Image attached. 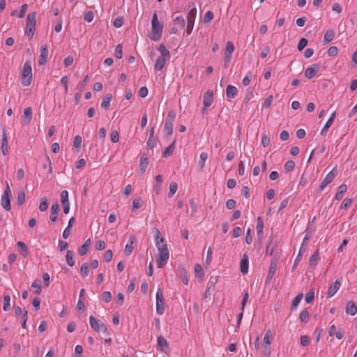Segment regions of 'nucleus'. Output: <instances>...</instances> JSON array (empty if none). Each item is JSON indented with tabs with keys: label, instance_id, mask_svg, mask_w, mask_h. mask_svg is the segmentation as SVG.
I'll return each mask as SVG.
<instances>
[{
	"label": "nucleus",
	"instance_id": "1",
	"mask_svg": "<svg viewBox=\"0 0 357 357\" xmlns=\"http://www.w3.org/2000/svg\"><path fill=\"white\" fill-rule=\"evenodd\" d=\"M155 245L159 252L156 259L157 266L160 268L167 263L169 252L167 245L165 243V238L161 236V233L158 229H156L155 232Z\"/></svg>",
	"mask_w": 357,
	"mask_h": 357
},
{
	"label": "nucleus",
	"instance_id": "2",
	"mask_svg": "<svg viewBox=\"0 0 357 357\" xmlns=\"http://www.w3.org/2000/svg\"><path fill=\"white\" fill-rule=\"evenodd\" d=\"M163 24L158 21L156 13H154L151 19V31L149 33V38L151 40L157 41L162 36Z\"/></svg>",
	"mask_w": 357,
	"mask_h": 357
},
{
	"label": "nucleus",
	"instance_id": "3",
	"mask_svg": "<svg viewBox=\"0 0 357 357\" xmlns=\"http://www.w3.org/2000/svg\"><path fill=\"white\" fill-rule=\"evenodd\" d=\"M157 50L160 52L161 55L158 56L155 61L154 70L158 72L162 70L165 66L166 61L169 59L170 53L163 44H161Z\"/></svg>",
	"mask_w": 357,
	"mask_h": 357
},
{
	"label": "nucleus",
	"instance_id": "4",
	"mask_svg": "<svg viewBox=\"0 0 357 357\" xmlns=\"http://www.w3.org/2000/svg\"><path fill=\"white\" fill-rule=\"evenodd\" d=\"M36 24V12H33L29 13L26 17L25 34L29 39H32L34 36Z\"/></svg>",
	"mask_w": 357,
	"mask_h": 357
},
{
	"label": "nucleus",
	"instance_id": "5",
	"mask_svg": "<svg viewBox=\"0 0 357 357\" xmlns=\"http://www.w3.org/2000/svg\"><path fill=\"white\" fill-rule=\"evenodd\" d=\"M32 81V68L31 63L26 61L22 70L21 82L24 86H29Z\"/></svg>",
	"mask_w": 357,
	"mask_h": 357
},
{
	"label": "nucleus",
	"instance_id": "6",
	"mask_svg": "<svg viewBox=\"0 0 357 357\" xmlns=\"http://www.w3.org/2000/svg\"><path fill=\"white\" fill-rule=\"evenodd\" d=\"M6 189L1 198V204L6 211H9L11 209L10 200L12 196V192L8 181H6Z\"/></svg>",
	"mask_w": 357,
	"mask_h": 357
},
{
	"label": "nucleus",
	"instance_id": "7",
	"mask_svg": "<svg viewBox=\"0 0 357 357\" xmlns=\"http://www.w3.org/2000/svg\"><path fill=\"white\" fill-rule=\"evenodd\" d=\"M175 118L176 112L174 110L169 111L164 126L165 132L167 135H172L173 133V122Z\"/></svg>",
	"mask_w": 357,
	"mask_h": 357
},
{
	"label": "nucleus",
	"instance_id": "8",
	"mask_svg": "<svg viewBox=\"0 0 357 357\" xmlns=\"http://www.w3.org/2000/svg\"><path fill=\"white\" fill-rule=\"evenodd\" d=\"M89 323L91 327L96 333H105L107 330L106 326L104 324V323L100 320L96 319L93 316H90Z\"/></svg>",
	"mask_w": 357,
	"mask_h": 357
},
{
	"label": "nucleus",
	"instance_id": "9",
	"mask_svg": "<svg viewBox=\"0 0 357 357\" xmlns=\"http://www.w3.org/2000/svg\"><path fill=\"white\" fill-rule=\"evenodd\" d=\"M337 167H335L329 173L327 174L324 179L321 181L319 188V191H323L324 188L333 181L337 176Z\"/></svg>",
	"mask_w": 357,
	"mask_h": 357
},
{
	"label": "nucleus",
	"instance_id": "10",
	"mask_svg": "<svg viewBox=\"0 0 357 357\" xmlns=\"http://www.w3.org/2000/svg\"><path fill=\"white\" fill-rule=\"evenodd\" d=\"M156 311L159 314H162L165 312L163 292L160 287L156 292Z\"/></svg>",
	"mask_w": 357,
	"mask_h": 357
},
{
	"label": "nucleus",
	"instance_id": "11",
	"mask_svg": "<svg viewBox=\"0 0 357 357\" xmlns=\"http://www.w3.org/2000/svg\"><path fill=\"white\" fill-rule=\"evenodd\" d=\"M235 50L234 44L231 41H228L226 43V47L224 52V60L225 66L227 67L228 63L230 62L232 56V54Z\"/></svg>",
	"mask_w": 357,
	"mask_h": 357
},
{
	"label": "nucleus",
	"instance_id": "12",
	"mask_svg": "<svg viewBox=\"0 0 357 357\" xmlns=\"http://www.w3.org/2000/svg\"><path fill=\"white\" fill-rule=\"evenodd\" d=\"M49 55L47 45L46 44H43L40 46V55L38 59V63L40 66L44 65L47 61Z\"/></svg>",
	"mask_w": 357,
	"mask_h": 357
},
{
	"label": "nucleus",
	"instance_id": "13",
	"mask_svg": "<svg viewBox=\"0 0 357 357\" xmlns=\"http://www.w3.org/2000/svg\"><path fill=\"white\" fill-rule=\"evenodd\" d=\"M188 9V15L187 19L188 22H190V23L195 24V20L196 18L197 15V8L195 3L190 2L187 6Z\"/></svg>",
	"mask_w": 357,
	"mask_h": 357
},
{
	"label": "nucleus",
	"instance_id": "14",
	"mask_svg": "<svg viewBox=\"0 0 357 357\" xmlns=\"http://www.w3.org/2000/svg\"><path fill=\"white\" fill-rule=\"evenodd\" d=\"M241 266V272L245 275L247 274L248 272V268H249V257L247 253H244L242 256V258L241 259L240 262Z\"/></svg>",
	"mask_w": 357,
	"mask_h": 357
},
{
	"label": "nucleus",
	"instance_id": "15",
	"mask_svg": "<svg viewBox=\"0 0 357 357\" xmlns=\"http://www.w3.org/2000/svg\"><path fill=\"white\" fill-rule=\"evenodd\" d=\"M59 209V204L57 202H56L52 205L50 208L51 213L50 216V218L52 222H55L57 220Z\"/></svg>",
	"mask_w": 357,
	"mask_h": 357
},
{
	"label": "nucleus",
	"instance_id": "16",
	"mask_svg": "<svg viewBox=\"0 0 357 357\" xmlns=\"http://www.w3.org/2000/svg\"><path fill=\"white\" fill-rule=\"evenodd\" d=\"M32 119V109L30 107H26L24 109L22 116V123L29 124Z\"/></svg>",
	"mask_w": 357,
	"mask_h": 357
},
{
	"label": "nucleus",
	"instance_id": "17",
	"mask_svg": "<svg viewBox=\"0 0 357 357\" xmlns=\"http://www.w3.org/2000/svg\"><path fill=\"white\" fill-rule=\"evenodd\" d=\"M213 102V93L211 91H207L204 94V100H203V104L204 106V108H207L210 107Z\"/></svg>",
	"mask_w": 357,
	"mask_h": 357
},
{
	"label": "nucleus",
	"instance_id": "18",
	"mask_svg": "<svg viewBox=\"0 0 357 357\" xmlns=\"http://www.w3.org/2000/svg\"><path fill=\"white\" fill-rule=\"evenodd\" d=\"M340 285L341 284L338 280H335L333 284H331L328 290V297H333L340 289Z\"/></svg>",
	"mask_w": 357,
	"mask_h": 357
},
{
	"label": "nucleus",
	"instance_id": "19",
	"mask_svg": "<svg viewBox=\"0 0 357 357\" xmlns=\"http://www.w3.org/2000/svg\"><path fill=\"white\" fill-rule=\"evenodd\" d=\"M149 165V159L146 154H142L140 157L139 168L141 171L142 174H144L146 169V167Z\"/></svg>",
	"mask_w": 357,
	"mask_h": 357
},
{
	"label": "nucleus",
	"instance_id": "20",
	"mask_svg": "<svg viewBox=\"0 0 357 357\" xmlns=\"http://www.w3.org/2000/svg\"><path fill=\"white\" fill-rule=\"evenodd\" d=\"M135 240V236H130L128 243L125 246L124 253L126 255H130L133 251V243Z\"/></svg>",
	"mask_w": 357,
	"mask_h": 357
},
{
	"label": "nucleus",
	"instance_id": "21",
	"mask_svg": "<svg viewBox=\"0 0 357 357\" xmlns=\"http://www.w3.org/2000/svg\"><path fill=\"white\" fill-rule=\"evenodd\" d=\"M157 345L158 349L163 352H166L168 349V344L164 336H158Z\"/></svg>",
	"mask_w": 357,
	"mask_h": 357
},
{
	"label": "nucleus",
	"instance_id": "22",
	"mask_svg": "<svg viewBox=\"0 0 357 357\" xmlns=\"http://www.w3.org/2000/svg\"><path fill=\"white\" fill-rule=\"evenodd\" d=\"M204 271L202 266L199 264H196L195 265V277L199 282L203 281L204 279Z\"/></svg>",
	"mask_w": 357,
	"mask_h": 357
},
{
	"label": "nucleus",
	"instance_id": "23",
	"mask_svg": "<svg viewBox=\"0 0 357 357\" xmlns=\"http://www.w3.org/2000/svg\"><path fill=\"white\" fill-rule=\"evenodd\" d=\"M345 311L348 314L355 315L357 313V306L354 302L349 301L346 306Z\"/></svg>",
	"mask_w": 357,
	"mask_h": 357
},
{
	"label": "nucleus",
	"instance_id": "24",
	"mask_svg": "<svg viewBox=\"0 0 357 357\" xmlns=\"http://www.w3.org/2000/svg\"><path fill=\"white\" fill-rule=\"evenodd\" d=\"M319 70V66L316 65L314 67H309L305 71V76L307 79H312Z\"/></svg>",
	"mask_w": 357,
	"mask_h": 357
},
{
	"label": "nucleus",
	"instance_id": "25",
	"mask_svg": "<svg viewBox=\"0 0 357 357\" xmlns=\"http://www.w3.org/2000/svg\"><path fill=\"white\" fill-rule=\"evenodd\" d=\"M319 259V251H315L310 257L309 259V266L311 268H314L318 264Z\"/></svg>",
	"mask_w": 357,
	"mask_h": 357
},
{
	"label": "nucleus",
	"instance_id": "26",
	"mask_svg": "<svg viewBox=\"0 0 357 357\" xmlns=\"http://www.w3.org/2000/svg\"><path fill=\"white\" fill-rule=\"evenodd\" d=\"M347 190V186L346 184H342L339 186L337 193L335 194L334 199L335 200H340L343 196L344 194L346 192Z\"/></svg>",
	"mask_w": 357,
	"mask_h": 357
},
{
	"label": "nucleus",
	"instance_id": "27",
	"mask_svg": "<svg viewBox=\"0 0 357 357\" xmlns=\"http://www.w3.org/2000/svg\"><path fill=\"white\" fill-rule=\"evenodd\" d=\"M238 90L236 86L228 85L226 89V94L228 98H234L237 95Z\"/></svg>",
	"mask_w": 357,
	"mask_h": 357
},
{
	"label": "nucleus",
	"instance_id": "28",
	"mask_svg": "<svg viewBox=\"0 0 357 357\" xmlns=\"http://www.w3.org/2000/svg\"><path fill=\"white\" fill-rule=\"evenodd\" d=\"M91 245V239L88 238L84 243L78 249V252L81 256L86 255Z\"/></svg>",
	"mask_w": 357,
	"mask_h": 357
},
{
	"label": "nucleus",
	"instance_id": "29",
	"mask_svg": "<svg viewBox=\"0 0 357 357\" xmlns=\"http://www.w3.org/2000/svg\"><path fill=\"white\" fill-rule=\"evenodd\" d=\"M27 7H28L27 4L24 3L22 6L20 12L19 13H17V10H13L10 13V15L11 16L17 15V17L22 18L24 16V15L26 12Z\"/></svg>",
	"mask_w": 357,
	"mask_h": 357
},
{
	"label": "nucleus",
	"instance_id": "30",
	"mask_svg": "<svg viewBox=\"0 0 357 357\" xmlns=\"http://www.w3.org/2000/svg\"><path fill=\"white\" fill-rule=\"evenodd\" d=\"M334 36H335V32L333 30H331V29L327 30L324 36V44H327V43H330L331 41H332L334 38Z\"/></svg>",
	"mask_w": 357,
	"mask_h": 357
},
{
	"label": "nucleus",
	"instance_id": "31",
	"mask_svg": "<svg viewBox=\"0 0 357 357\" xmlns=\"http://www.w3.org/2000/svg\"><path fill=\"white\" fill-rule=\"evenodd\" d=\"M208 158V153L206 152H202L199 155V160L198 162V165L199 169L202 170L205 167V162Z\"/></svg>",
	"mask_w": 357,
	"mask_h": 357
},
{
	"label": "nucleus",
	"instance_id": "32",
	"mask_svg": "<svg viewBox=\"0 0 357 357\" xmlns=\"http://www.w3.org/2000/svg\"><path fill=\"white\" fill-rule=\"evenodd\" d=\"M276 269H277V263L275 261L271 262L270 264V266H269V270H268V275H267L268 280H271L273 278V277L275 275V273L276 271Z\"/></svg>",
	"mask_w": 357,
	"mask_h": 357
},
{
	"label": "nucleus",
	"instance_id": "33",
	"mask_svg": "<svg viewBox=\"0 0 357 357\" xmlns=\"http://www.w3.org/2000/svg\"><path fill=\"white\" fill-rule=\"evenodd\" d=\"M1 151L3 155L8 153V140L6 134L4 132L1 140Z\"/></svg>",
	"mask_w": 357,
	"mask_h": 357
},
{
	"label": "nucleus",
	"instance_id": "34",
	"mask_svg": "<svg viewBox=\"0 0 357 357\" xmlns=\"http://www.w3.org/2000/svg\"><path fill=\"white\" fill-rule=\"evenodd\" d=\"M112 96L111 94H107L105 96L101 102V107L105 109H107L110 105Z\"/></svg>",
	"mask_w": 357,
	"mask_h": 357
},
{
	"label": "nucleus",
	"instance_id": "35",
	"mask_svg": "<svg viewBox=\"0 0 357 357\" xmlns=\"http://www.w3.org/2000/svg\"><path fill=\"white\" fill-rule=\"evenodd\" d=\"M17 245L18 248L20 249L21 254L24 257H26L28 255V248H27L26 245L22 241H19V242H17Z\"/></svg>",
	"mask_w": 357,
	"mask_h": 357
},
{
	"label": "nucleus",
	"instance_id": "36",
	"mask_svg": "<svg viewBox=\"0 0 357 357\" xmlns=\"http://www.w3.org/2000/svg\"><path fill=\"white\" fill-rule=\"evenodd\" d=\"M142 199L141 197H137L132 200V210L136 211L142 206Z\"/></svg>",
	"mask_w": 357,
	"mask_h": 357
},
{
	"label": "nucleus",
	"instance_id": "37",
	"mask_svg": "<svg viewBox=\"0 0 357 357\" xmlns=\"http://www.w3.org/2000/svg\"><path fill=\"white\" fill-rule=\"evenodd\" d=\"M66 262L71 267L75 265L74 253L71 250L66 252Z\"/></svg>",
	"mask_w": 357,
	"mask_h": 357
},
{
	"label": "nucleus",
	"instance_id": "38",
	"mask_svg": "<svg viewBox=\"0 0 357 357\" xmlns=\"http://www.w3.org/2000/svg\"><path fill=\"white\" fill-rule=\"evenodd\" d=\"M48 208V201L46 197H43L40 199V202L39 204V210L41 212H44L47 211Z\"/></svg>",
	"mask_w": 357,
	"mask_h": 357
},
{
	"label": "nucleus",
	"instance_id": "39",
	"mask_svg": "<svg viewBox=\"0 0 357 357\" xmlns=\"http://www.w3.org/2000/svg\"><path fill=\"white\" fill-rule=\"evenodd\" d=\"M305 250H306V247L305 246V245H303V243H302V245L299 249L298 253L295 259L294 266H296V264H298L299 263V261H301V259L302 257V255L305 252Z\"/></svg>",
	"mask_w": 357,
	"mask_h": 357
},
{
	"label": "nucleus",
	"instance_id": "40",
	"mask_svg": "<svg viewBox=\"0 0 357 357\" xmlns=\"http://www.w3.org/2000/svg\"><path fill=\"white\" fill-rule=\"evenodd\" d=\"M314 297V290L313 289H310L306 294L305 296V301L307 303H311Z\"/></svg>",
	"mask_w": 357,
	"mask_h": 357
},
{
	"label": "nucleus",
	"instance_id": "41",
	"mask_svg": "<svg viewBox=\"0 0 357 357\" xmlns=\"http://www.w3.org/2000/svg\"><path fill=\"white\" fill-rule=\"evenodd\" d=\"M179 272L183 282L186 285L188 284V274L185 268L183 267L179 268Z\"/></svg>",
	"mask_w": 357,
	"mask_h": 357
},
{
	"label": "nucleus",
	"instance_id": "42",
	"mask_svg": "<svg viewBox=\"0 0 357 357\" xmlns=\"http://www.w3.org/2000/svg\"><path fill=\"white\" fill-rule=\"evenodd\" d=\"M178 190V185L176 182H171L169 185V197H172Z\"/></svg>",
	"mask_w": 357,
	"mask_h": 357
},
{
	"label": "nucleus",
	"instance_id": "43",
	"mask_svg": "<svg viewBox=\"0 0 357 357\" xmlns=\"http://www.w3.org/2000/svg\"><path fill=\"white\" fill-rule=\"evenodd\" d=\"M61 202L62 205H66V204H70L68 200V192L67 190H63L61 192Z\"/></svg>",
	"mask_w": 357,
	"mask_h": 357
},
{
	"label": "nucleus",
	"instance_id": "44",
	"mask_svg": "<svg viewBox=\"0 0 357 357\" xmlns=\"http://www.w3.org/2000/svg\"><path fill=\"white\" fill-rule=\"evenodd\" d=\"M10 296L9 295H5L3 296V309L4 311H7L10 308Z\"/></svg>",
	"mask_w": 357,
	"mask_h": 357
},
{
	"label": "nucleus",
	"instance_id": "45",
	"mask_svg": "<svg viewBox=\"0 0 357 357\" xmlns=\"http://www.w3.org/2000/svg\"><path fill=\"white\" fill-rule=\"evenodd\" d=\"M308 317H309L308 310L307 309H305L301 312L300 315H299V319H300L301 321L306 323L307 321Z\"/></svg>",
	"mask_w": 357,
	"mask_h": 357
},
{
	"label": "nucleus",
	"instance_id": "46",
	"mask_svg": "<svg viewBox=\"0 0 357 357\" xmlns=\"http://www.w3.org/2000/svg\"><path fill=\"white\" fill-rule=\"evenodd\" d=\"M252 73L251 71H248L245 76L243 77L242 83L244 86H248L251 82Z\"/></svg>",
	"mask_w": 357,
	"mask_h": 357
},
{
	"label": "nucleus",
	"instance_id": "47",
	"mask_svg": "<svg viewBox=\"0 0 357 357\" xmlns=\"http://www.w3.org/2000/svg\"><path fill=\"white\" fill-rule=\"evenodd\" d=\"M175 142H173L164 151L163 156L168 157L171 155L174 149Z\"/></svg>",
	"mask_w": 357,
	"mask_h": 357
},
{
	"label": "nucleus",
	"instance_id": "48",
	"mask_svg": "<svg viewBox=\"0 0 357 357\" xmlns=\"http://www.w3.org/2000/svg\"><path fill=\"white\" fill-rule=\"evenodd\" d=\"M88 82H89V75H86L84 77V79L77 84V89L79 91H82L85 88Z\"/></svg>",
	"mask_w": 357,
	"mask_h": 357
},
{
	"label": "nucleus",
	"instance_id": "49",
	"mask_svg": "<svg viewBox=\"0 0 357 357\" xmlns=\"http://www.w3.org/2000/svg\"><path fill=\"white\" fill-rule=\"evenodd\" d=\"M213 13L212 11L208 10L204 14L203 17V22L204 23H208L213 19Z\"/></svg>",
	"mask_w": 357,
	"mask_h": 357
},
{
	"label": "nucleus",
	"instance_id": "50",
	"mask_svg": "<svg viewBox=\"0 0 357 357\" xmlns=\"http://www.w3.org/2000/svg\"><path fill=\"white\" fill-rule=\"evenodd\" d=\"M295 167V162L293 160H288L284 164V169L287 172H291Z\"/></svg>",
	"mask_w": 357,
	"mask_h": 357
},
{
	"label": "nucleus",
	"instance_id": "51",
	"mask_svg": "<svg viewBox=\"0 0 357 357\" xmlns=\"http://www.w3.org/2000/svg\"><path fill=\"white\" fill-rule=\"evenodd\" d=\"M81 273L83 277H86L89 272V266L87 263H84L80 268Z\"/></svg>",
	"mask_w": 357,
	"mask_h": 357
},
{
	"label": "nucleus",
	"instance_id": "52",
	"mask_svg": "<svg viewBox=\"0 0 357 357\" xmlns=\"http://www.w3.org/2000/svg\"><path fill=\"white\" fill-rule=\"evenodd\" d=\"M25 197H26L25 192L23 190L19 192V193L17 195V204L18 205L23 204L25 201Z\"/></svg>",
	"mask_w": 357,
	"mask_h": 357
},
{
	"label": "nucleus",
	"instance_id": "53",
	"mask_svg": "<svg viewBox=\"0 0 357 357\" xmlns=\"http://www.w3.org/2000/svg\"><path fill=\"white\" fill-rule=\"evenodd\" d=\"M333 120L332 119H328L327 122L326 123L325 126H324V128L321 129V132L320 134L321 135H326V133L328 131V129L331 126V125L333 124Z\"/></svg>",
	"mask_w": 357,
	"mask_h": 357
},
{
	"label": "nucleus",
	"instance_id": "54",
	"mask_svg": "<svg viewBox=\"0 0 357 357\" xmlns=\"http://www.w3.org/2000/svg\"><path fill=\"white\" fill-rule=\"evenodd\" d=\"M68 76L65 75L61 77L60 82L63 86L65 93H68Z\"/></svg>",
	"mask_w": 357,
	"mask_h": 357
},
{
	"label": "nucleus",
	"instance_id": "55",
	"mask_svg": "<svg viewBox=\"0 0 357 357\" xmlns=\"http://www.w3.org/2000/svg\"><path fill=\"white\" fill-rule=\"evenodd\" d=\"M303 297V294H298L293 300L292 307L296 308Z\"/></svg>",
	"mask_w": 357,
	"mask_h": 357
},
{
	"label": "nucleus",
	"instance_id": "56",
	"mask_svg": "<svg viewBox=\"0 0 357 357\" xmlns=\"http://www.w3.org/2000/svg\"><path fill=\"white\" fill-rule=\"evenodd\" d=\"M307 45V40L306 38H301L298 44L297 48L298 51L303 50Z\"/></svg>",
	"mask_w": 357,
	"mask_h": 357
},
{
	"label": "nucleus",
	"instance_id": "57",
	"mask_svg": "<svg viewBox=\"0 0 357 357\" xmlns=\"http://www.w3.org/2000/svg\"><path fill=\"white\" fill-rule=\"evenodd\" d=\"M31 288L33 289L35 293L39 294L41 293V287L38 281H34L31 284Z\"/></svg>",
	"mask_w": 357,
	"mask_h": 357
},
{
	"label": "nucleus",
	"instance_id": "58",
	"mask_svg": "<svg viewBox=\"0 0 357 357\" xmlns=\"http://www.w3.org/2000/svg\"><path fill=\"white\" fill-rule=\"evenodd\" d=\"M111 141L113 143H117L119 140V135L117 130H113L110 135Z\"/></svg>",
	"mask_w": 357,
	"mask_h": 357
},
{
	"label": "nucleus",
	"instance_id": "59",
	"mask_svg": "<svg viewBox=\"0 0 357 357\" xmlns=\"http://www.w3.org/2000/svg\"><path fill=\"white\" fill-rule=\"evenodd\" d=\"M93 18H94V13L93 11H91V10L86 13L84 16V20L87 22H92Z\"/></svg>",
	"mask_w": 357,
	"mask_h": 357
},
{
	"label": "nucleus",
	"instance_id": "60",
	"mask_svg": "<svg viewBox=\"0 0 357 357\" xmlns=\"http://www.w3.org/2000/svg\"><path fill=\"white\" fill-rule=\"evenodd\" d=\"M338 52L337 47L336 46H331L328 48L327 54L330 56H335Z\"/></svg>",
	"mask_w": 357,
	"mask_h": 357
},
{
	"label": "nucleus",
	"instance_id": "61",
	"mask_svg": "<svg viewBox=\"0 0 357 357\" xmlns=\"http://www.w3.org/2000/svg\"><path fill=\"white\" fill-rule=\"evenodd\" d=\"M351 203L352 200L351 199H344L341 204L340 208L342 209H347L351 205Z\"/></svg>",
	"mask_w": 357,
	"mask_h": 357
},
{
	"label": "nucleus",
	"instance_id": "62",
	"mask_svg": "<svg viewBox=\"0 0 357 357\" xmlns=\"http://www.w3.org/2000/svg\"><path fill=\"white\" fill-rule=\"evenodd\" d=\"M82 144V137L79 135H76L73 140V146L75 148L79 149Z\"/></svg>",
	"mask_w": 357,
	"mask_h": 357
},
{
	"label": "nucleus",
	"instance_id": "63",
	"mask_svg": "<svg viewBox=\"0 0 357 357\" xmlns=\"http://www.w3.org/2000/svg\"><path fill=\"white\" fill-rule=\"evenodd\" d=\"M112 256H113V254H112V250H107L105 251V252L104 254L103 259L106 262H109L112 259Z\"/></svg>",
	"mask_w": 357,
	"mask_h": 357
},
{
	"label": "nucleus",
	"instance_id": "64",
	"mask_svg": "<svg viewBox=\"0 0 357 357\" xmlns=\"http://www.w3.org/2000/svg\"><path fill=\"white\" fill-rule=\"evenodd\" d=\"M102 299L106 302L109 303L112 299V294L109 291H104L102 294Z\"/></svg>",
	"mask_w": 357,
	"mask_h": 357
}]
</instances>
